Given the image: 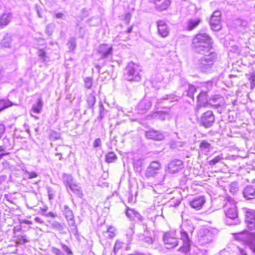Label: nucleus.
Wrapping results in <instances>:
<instances>
[{
    "label": "nucleus",
    "instance_id": "nucleus-1",
    "mask_svg": "<svg viewBox=\"0 0 255 255\" xmlns=\"http://www.w3.org/2000/svg\"><path fill=\"white\" fill-rule=\"evenodd\" d=\"M213 43L212 38L206 33H198L192 40L193 48L196 52L203 54L212 48Z\"/></svg>",
    "mask_w": 255,
    "mask_h": 255
},
{
    "label": "nucleus",
    "instance_id": "nucleus-2",
    "mask_svg": "<svg viewBox=\"0 0 255 255\" xmlns=\"http://www.w3.org/2000/svg\"><path fill=\"white\" fill-rule=\"evenodd\" d=\"M141 68L139 65H128L124 71V77L131 82H139L141 79Z\"/></svg>",
    "mask_w": 255,
    "mask_h": 255
},
{
    "label": "nucleus",
    "instance_id": "nucleus-3",
    "mask_svg": "<svg viewBox=\"0 0 255 255\" xmlns=\"http://www.w3.org/2000/svg\"><path fill=\"white\" fill-rule=\"evenodd\" d=\"M226 199L228 203L225 206V207L227 208V209L225 210V214L229 219L235 220L233 223H230L229 225H237L239 223V220L237 219L238 212L236 206L231 197H227Z\"/></svg>",
    "mask_w": 255,
    "mask_h": 255
},
{
    "label": "nucleus",
    "instance_id": "nucleus-4",
    "mask_svg": "<svg viewBox=\"0 0 255 255\" xmlns=\"http://www.w3.org/2000/svg\"><path fill=\"white\" fill-rule=\"evenodd\" d=\"M236 239L245 243L249 248L255 254V233L244 231L238 234Z\"/></svg>",
    "mask_w": 255,
    "mask_h": 255
},
{
    "label": "nucleus",
    "instance_id": "nucleus-5",
    "mask_svg": "<svg viewBox=\"0 0 255 255\" xmlns=\"http://www.w3.org/2000/svg\"><path fill=\"white\" fill-rule=\"evenodd\" d=\"M193 231V227L188 221L184 222L181 225L180 231L181 240L183 241L185 245L187 246L189 245L190 240L188 234H192Z\"/></svg>",
    "mask_w": 255,
    "mask_h": 255
},
{
    "label": "nucleus",
    "instance_id": "nucleus-6",
    "mask_svg": "<svg viewBox=\"0 0 255 255\" xmlns=\"http://www.w3.org/2000/svg\"><path fill=\"white\" fill-rule=\"evenodd\" d=\"M163 242L167 249H171L178 245V239L176 237L175 232L166 233L164 234Z\"/></svg>",
    "mask_w": 255,
    "mask_h": 255
},
{
    "label": "nucleus",
    "instance_id": "nucleus-7",
    "mask_svg": "<svg viewBox=\"0 0 255 255\" xmlns=\"http://www.w3.org/2000/svg\"><path fill=\"white\" fill-rule=\"evenodd\" d=\"M215 117L211 111L204 113L200 119V124L206 128L212 127L215 122Z\"/></svg>",
    "mask_w": 255,
    "mask_h": 255
},
{
    "label": "nucleus",
    "instance_id": "nucleus-8",
    "mask_svg": "<svg viewBox=\"0 0 255 255\" xmlns=\"http://www.w3.org/2000/svg\"><path fill=\"white\" fill-rule=\"evenodd\" d=\"M161 168V164L158 161H152L147 167L145 176L147 177H153L159 173Z\"/></svg>",
    "mask_w": 255,
    "mask_h": 255
},
{
    "label": "nucleus",
    "instance_id": "nucleus-9",
    "mask_svg": "<svg viewBox=\"0 0 255 255\" xmlns=\"http://www.w3.org/2000/svg\"><path fill=\"white\" fill-rule=\"evenodd\" d=\"M221 12L219 10H216L212 14L210 20V24L213 30L218 31L221 28Z\"/></svg>",
    "mask_w": 255,
    "mask_h": 255
},
{
    "label": "nucleus",
    "instance_id": "nucleus-10",
    "mask_svg": "<svg viewBox=\"0 0 255 255\" xmlns=\"http://www.w3.org/2000/svg\"><path fill=\"white\" fill-rule=\"evenodd\" d=\"M197 102L195 112L198 113L202 107H206L209 104L207 93L205 92H201L197 97Z\"/></svg>",
    "mask_w": 255,
    "mask_h": 255
},
{
    "label": "nucleus",
    "instance_id": "nucleus-11",
    "mask_svg": "<svg viewBox=\"0 0 255 255\" xmlns=\"http://www.w3.org/2000/svg\"><path fill=\"white\" fill-rule=\"evenodd\" d=\"M183 168V162L181 160L175 159L171 161L168 165L167 170L169 173H174Z\"/></svg>",
    "mask_w": 255,
    "mask_h": 255
},
{
    "label": "nucleus",
    "instance_id": "nucleus-12",
    "mask_svg": "<svg viewBox=\"0 0 255 255\" xmlns=\"http://www.w3.org/2000/svg\"><path fill=\"white\" fill-rule=\"evenodd\" d=\"M158 34L162 37H166L169 33V28L167 24L163 20H159L156 22Z\"/></svg>",
    "mask_w": 255,
    "mask_h": 255
},
{
    "label": "nucleus",
    "instance_id": "nucleus-13",
    "mask_svg": "<svg viewBox=\"0 0 255 255\" xmlns=\"http://www.w3.org/2000/svg\"><path fill=\"white\" fill-rule=\"evenodd\" d=\"M200 241L202 244H208L213 240V234L208 229L201 230L199 232Z\"/></svg>",
    "mask_w": 255,
    "mask_h": 255
},
{
    "label": "nucleus",
    "instance_id": "nucleus-14",
    "mask_svg": "<svg viewBox=\"0 0 255 255\" xmlns=\"http://www.w3.org/2000/svg\"><path fill=\"white\" fill-rule=\"evenodd\" d=\"M98 52L101 54L102 58H107L112 55L113 48L107 44H103L100 45Z\"/></svg>",
    "mask_w": 255,
    "mask_h": 255
},
{
    "label": "nucleus",
    "instance_id": "nucleus-15",
    "mask_svg": "<svg viewBox=\"0 0 255 255\" xmlns=\"http://www.w3.org/2000/svg\"><path fill=\"white\" fill-rule=\"evenodd\" d=\"M151 104V101L150 99L144 98L138 104L137 110L140 114H144L150 109Z\"/></svg>",
    "mask_w": 255,
    "mask_h": 255
},
{
    "label": "nucleus",
    "instance_id": "nucleus-16",
    "mask_svg": "<svg viewBox=\"0 0 255 255\" xmlns=\"http://www.w3.org/2000/svg\"><path fill=\"white\" fill-rule=\"evenodd\" d=\"M246 221L249 228L255 229V211L249 209L246 213Z\"/></svg>",
    "mask_w": 255,
    "mask_h": 255
},
{
    "label": "nucleus",
    "instance_id": "nucleus-17",
    "mask_svg": "<svg viewBox=\"0 0 255 255\" xmlns=\"http://www.w3.org/2000/svg\"><path fill=\"white\" fill-rule=\"evenodd\" d=\"M209 104L215 109L223 107L224 105L223 97L220 95H215L209 100Z\"/></svg>",
    "mask_w": 255,
    "mask_h": 255
},
{
    "label": "nucleus",
    "instance_id": "nucleus-18",
    "mask_svg": "<svg viewBox=\"0 0 255 255\" xmlns=\"http://www.w3.org/2000/svg\"><path fill=\"white\" fill-rule=\"evenodd\" d=\"M205 203V199L203 196H199L193 199L189 203L190 206L197 210H200Z\"/></svg>",
    "mask_w": 255,
    "mask_h": 255
},
{
    "label": "nucleus",
    "instance_id": "nucleus-19",
    "mask_svg": "<svg viewBox=\"0 0 255 255\" xmlns=\"http://www.w3.org/2000/svg\"><path fill=\"white\" fill-rule=\"evenodd\" d=\"M155 8L161 11L166 10L170 4V0H154Z\"/></svg>",
    "mask_w": 255,
    "mask_h": 255
},
{
    "label": "nucleus",
    "instance_id": "nucleus-20",
    "mask_svg": "<svg viewBox=\"0 0 255 255\" xmlns=\"http://www.w3.org/2000/svg\"><path fill=\"white\" fill-rule=\"evenodd\" d=\"M145 134L147 138L156 140H161L164 138V135L161 132L154 129L146 131Z\"/></svg>",
    "mask_w": 255,
    "mask_h": 255
},
{
    "label": "nucleus",
    "instance_id": "nucleus-21",
    "mask_svg": "<svg viewBox=\"0 0 255 255\" xmlns=\"http://www.w3.org/2000/svg\"><path fill=\"white\" fill-rule=\"evenodd\" d=\"M126 214L128 218L130 220H142L143 217L140 215V214L133 209L128 208L127 209Z\"/></svg>",
    "mask_w": 255,
    "mask_h": 255
},
{
    "label": "nucleus",
    "instance_id": "nucleus-22",
    "mask_svg": "<svg viewBox=\"0 0 255 255\" xmlns=\"http://www.w3.org/2000/svg\"><path fill=\"white\" fill-rule=\"evenodd\" d=\"M240 50L238 46L233 45L231 47V48L229 50L228 55L229 58L231 59V61L232 64H235V61L231 59L234 60V58H236L237 56H239Z\"/></svg>",
    "mask_w": 255,
    "mask_h": 255
},
{
    "label": "nucleus",
    "instance_id": "nucleus-23",
    "mask_svg": "<svg viewBox=\"0 0 255 255\" xmlns=\"http://www.w3.org/2000/svg\"><path fill=\"white\" fill-rule=\"evenodd\" d=\"M255 189L252 186H247L243 191V195L247 199H253L255 196Z\"/></svg>",
    "mask_w": 255,
    "mask_h": 255
},
{
    "label": "nucleus",
    "instance_id": "nucleus-24",
    "mask_svg": "<svg viewBox=\"0 0 255 255\" xmlns=\"http://www.w3.org/2000/svg\"><path fill=\"white\" fill-rule=\"evenodd\" d=\"M202 20L200 18L189 19L187 23V29L189 31L196 28L201 23Z\"/></svg>",
    "mask_w": 255,
    "mask_h": 255
},
{
    "label": "nucleus",
    "instance_id": "nucleus-25",
    "mask_svg": "<svg viewBox=\"0 0 255 255\" xmlns=\"http://www.w3.org/2000/svg\"><path fill=\"white\" fill-rule=\"evenodd\" d=\"M43 106L42 100L41 98L38 99L36 104L32 106L30 114L32 116H34L33 114H39L42 111Z\"/></svg>",
    "mask_w": 255,
    "mask_h": 255
},
{
    "label": "nucleus",
    "instance_id": "nucleus-26",
    "mask_svg": "<svg viewBox=\"0 0 255 255\" xmlns=\"http://www.w3.org/2000/svg\"><path fill=\"white\" fill-rule=\"evenodd\" d=\"M62 181L64 183V184L67 188V190H68V188L71 186L75 181L74 180L73 177L71 174H68L66 173H64L62 176Z\"/></svg>",
    "mask_w": 255,
    "mask_h": 255
},
{
    "label": "nucleus",
    "instance_id": "nucleus-27",
    "mask_svg": "<svg viewBox=\"0 0 255 255\" xmlns=\"http://www.w3.org/2000/svg\"><path fill=\"white\" fill-rule=\"evenodd\" d=\"M63 214L68 221L74 222V215L72 211L68 205H64L63 207Z\"/></svg>",
    "mask_w": 255,
    "mask_h": 255
},
{
    "label": "nucleus",
    "instance_id": "nucleus-28",
    "mask_svg": "<svg viewBox=\"0 0 255 255\" xmlns=\"http://www.w3.org/2000/svg\"><path fill=\"white\" fill-rule=\"evenodd\" d=\"M11 18L10 13H3L0 18V25L1 26H5L7 25L10 22Z\"/></svg>",
    "mask_w": 255,
    "mask_h": 255
},
{
    "label": "nucleus",
    "instance_id": "nucleus-29",
    "mask_svg": "<svg viewBox=\"0 0 255 255\" xmlns=\"http://www.w3.org/2000/svg\"><path fill=\"white\" fill-rule=\"evenodd\" d=\"M177 100V98L176 96L170 95H167L166 97H164L161 99H157V103L158 104L164 103L165 104H167L168 103L175 102Z\"/></svg>",
    "mask_w": 255,
    "mask_h": 255
},
{
    "label": "nucleus",
    "instance_id": "nucleus-30",
    "mask_svg": "<svg viewBox=\"0 0 255 255\" xmlns=\"http://www.w3.org/2000/svg\"><path fill=\"white\" fill-rule=\"evenodd\" d=\"M68 188L71 191L77 194L79 197H82L83 196L81 188L76 182H74L72 184H71V186H70Z\"/></svg>",
    "mask_w": 255,
    "mask_h": 255
},
{
    "label": "nucleus",
    "instance_id": "nucleus-31",
    "mask_svg": "<svg viewBox=\"0 0 255 255\" xmlns=\"http://www.w3.org/2000/svg\"><path fill=\"white\" fill-rule=\"evenodd\" d=\"M12 41L11 36L9 34H6L1 41V45L2 47L9 48L10 47Z\"/></svg>",
    "mask_w": 255,
    "mask_h": 255
},
{
    "label": "nucleus",
    "instance_id": "nucleus-32",
    "mask_svg": "<svg viewBox=\"0 0 255 255\" xmlns=\"http://www.w3.org/2000/svg\"><path fill=\"white\" fill-rule=\"evenodd\" d=\"M211 147V144L205 140L202 141L200 144V149L201 151L204 152L205 154H207L210 151Z\"/></svg>",
    "mask_w": 255,
    "mask_h": 255
},
{
    "label": "nucleus",
    "instance_id": "nucleus-33",
    "mask_svg": "<svg viewBox=\"0 0 255 255\" xmlns=\"http://www.w3.org/2000/svg\"><path fill=\"white\" fill-rule=\"evenodd\" d=\"M14 104L8 99L0 100V112Z\"/></svg>",
    "mask_w": 255,
    "mask_h": 255
},
{
    "label": "nucleus",
    "instance_id": "nucleus-34",
    "mask_svg": "<svg viewBox=\"0 0 255 255\" xmlns=\"http://www.w3.org/2000/svg\"><path fill=\"white\" fill-rule=\"evenodd\" d=\"M216 58V54L214 52H211L209 55H205L202 59V61H204L207 63L214 62V60Z\"/></svg>",
    "mask_w": 255,
    "mask_h": 255
},
{
    "label": "nucleus",
    "instance_id": "nucleus-35",
    "mask_svg": "<svg viewBox=\"0 0 255 255\" xmlns=\"http://www.w3.org/2000/svg\"><path fill=\"white\" fill-rule=\"evenodd\" d=\"M117 159V156L114 152H110L106 155V161L108 163L114 162Z\"/></svg>",
    "mask_w": 255,
    "mask_h": 255
},
{
    "label": "nucleus",
    "instance_id": "nucleus-36",
    "mask_svg": "<svg viewBox=\"0 0 255 255\" xmlns=\"http://www.w3.org/2000/svg\"><path fill=\"white\" fill-rule=\"evenodd\" d=\"M29 240L27 238L25 235H17L16 237V242L17 244L20 245H23L25 243H28Z\"/></svg>",
    "mask_w": 255,
    "mask_h": 255
},
{
    "label": "nucleus",
    "instance_id": "nucleus-37",
    "mask_svg": "<svg viewBox=\"0 0 255 255\" xmlns=\"http://www.w3.org/2000/svg\"><path fill=\"white\" fill-rule=\"evenodd\" d=\"M49 138L51 141H55L60 139V134L53 130H50L49 133Z\"/></svg>",
    "mask_w": 255,
    "mask_h": 255
},
{
    "label": "nucleus",
    "instance_id": "nucleus-38",
    "mask_svg": "<svg viewBox=\"0 0 255 255\" xmlns=\"http://www.w3.org/2000/svg\"><path fill=\"white\" fill-rule=\"evenodd\" d=\"M196 91V88L191 85H189L188 89L186 91V95L190 98L193 99L194 94Z\"/></svg>",
    "mask_w": 255,
    "mask_h": 255
},
{
    "label": "nucleus",
    "instance_id": "nucleus-39",
    "mask_svg": "<svg viewBox=\"0 0 255 255\" xmlns=\"http://www.w3.org/2000/svg\"><path fill=\"white\" fill-rule=\"evenodd\" d=\"M87 102L89 108H92L96 103V98L92 94L89 95L87 99Z\"/></svg>",
    "mask_w": 255,
    "mask_h": 255
},
{
    "label": "nucleus",
    "instance_id": "nucleus-40",
    "mask_svg": "<svg viewBox=\"0 0 255 255\" xmlns=\"http://www.w3.org/2000/svg\"><path fill=\"white\" fill-rule=\"evenodd\" d=\"M229 191L232 194H235L238 191V184L237 182H232L229 187Z\"/></svg>",
    "mask_w": 255,
    "mask_h": 255
},
{
    "label": "nucleus",
    "instance_id": "nucleus-41",
    "mask_svg": "<svg viewBox=\"0 0 255 255\" xmlns=\"http://www.w3.org/2000/svg\"><path fill=\"white\" fill-rule=\"evenodd\" d=\"M67 45L70 51H73L75 49L76 46L75 38H70L69 42L67 43Z\"/></svg>",
    "mask_w": 255,
    "mask_h": 255
},
{
    "label": "nucleus",
    "instance_id": "nucleus-42",
    "mask_svg": "<svg viewBox=\"0 0 255 255\" xmlns=\"http://www.w3.org/2000/svg\"><path fill=\"white\" fill-rule=\"evenodd\" d=\"M116 229L112 226H110L107 229V232H106V234H108V237L110 238H113L116 236Z\"/></svg>",
    "mask_w": 255,
    "mask_h": 255
},
{
    "label": "nucleus",
    "instance_id": "nucleus-43",
    "mask_svg": "<svg viewBox=\"0 0 255 255\" xmlns=\"http://www.w3.org/2000/svg\"><path fill=\"white\" fill-rule=\"evenodd\" d=\"M223 159V155L221 154L216 156L212 160H210L209 162L210 165H215L217 163L219 162L222 159Z\"/></svg>",
    "mask_w": 255,
    "mask_h": 255
},
{
    "label": "nucleus",
    "instance_id": "nucleus-44",
    "mask_svg": "<svg viewBox=\"0 0 255 255\" xmlns=\"http://www.w3.org/2000/svg\"><path fill=\"white\" fill-rule=\"evenodd\" d=\"M123 245V243L120 242L119 241H116L113 250V252L115 255L117 254L119 250L122 248Z\"/></svg>",
    "mask_w": 255,
    "mask_h": 255
},
{
    "label": "nucleus",
    "instance_id": "nucleus-45",
    "mask_svg": "<svg viewBox=\"0 0 255 255\" xmlns=\"http://www.w3.org/2000/svg\"><path fill=\"white\" fill-rule=\"evenodd\" d=\"M249 79L251 83V88L253 89L255 87V72L250 75Z\"/></svg>",
    "mask_w": 255,
    "mask_h": 255
},
{
    "label": "nucleus",
    "instance_id": "nucleus-46",
    "mask_svg": "<svg viewBox=\"0 0 255 255\" xmlns=\"http://www.w3.org/2000/svg\"><path fill=\"white\" fill-rule=\"evenodd\" d=\"M85 86L87 89L91 88L93 85L92 79L91 78L87 77L84 80Z\"/></svg>",
    "mask_w": 255,
    "mask_h": 255
},
{
    "label": "nucleus",
    "instance_id": "nucleus-47",
    "mask_svg": "<svg viewBox=\"0 0 255 255\" xmlns=\"http://www.w3.org/2000/svg\"><path fill=\"white\" fill-rule=\"evenodd\" d=\"M52 227L54 229L58 231H62L63 229V226L59 223L56 222L52 224Z\"/></svg>",
    "mask_w": 255,
    "mask_h": 255
},
{
    "label": "nucleus",
    "instance_id": "nucleus-48",
    "mask_svg": "<svg viewBox=\"0 0 255 255\" xmlns=\"http://www.w3.org/2000/svg\"><path fill=\"white\" fill-rule=\"evenodd\" d=\"M47 193L49 200L53 199L54 196V191L53 189L50 187H48L47 188Z\"/></svg>",
    "mask_w": 255,
    "mask_h": 255
},
{
    "label": "nucleus",
    "instance_id": "nucleus-49",
    "mask_svg": "<svg viewBox=\"0 0 255 255\" xmlns=\"http://www.w3.org/2000/svg\"><path fill=\"white\" fill-rule=\"evenodd\" d=\"M25 174H27L29 179H32L37 177V174L34 172H29L26 171Z\"/></svg>",
    "mask_w": 255,
    "mask_h": 255
},
{
    "label": "nucleus",
    "instance_id": "nucleus-50",
    "mask_svg": "<svg viewBox=\"0 0 255 255\" xmlns=\"http://www.w3.org/2000/svg\"><path fill=\"white\" fill-rule=\"evenodd\" d=\"M158 114L159 118L161 120L163 121L166 120V119L169 118V115L165 112H162L159 113Z\"/></svg>",
    "mask_w": 255,
    "mask_h": 255
},
{
    "label": "nucleus",
    "instance_id": "nucleus-51",
    "mask_svg": "<svg viewBox=\"0 0 255 255\" xmlns=\"http://www.w3.org/2000/svg\"><path fill=\"white\" fill-rule=\"evenodd\" d=\"M61 247H62V249L65 251L66 252L68 255H72V252L71 251V250L69 249V247H68L66 245L61 243Z\"/></svg>",
    "mask_w": 255,
    "mask_h": 255
},
{
    "label": "nucleus",
    "instance_id": "nucleus-52",
    "mask_svg": "<svg viewBox=\"0 0 255 255\" xmlns=\"http://www.w3.org/2000/svg\"><path fill=\"white\" fill-rule=\"evenodd\" d=\"M52 252L56 255H64V253L62 251H61L59 249H57L56 248H52Z\"/></svg>",
    "mask_w": 255,
    "mask_h": 255
},
{
    "label": "nucleus",
    "instance_id": "nucleus-53",
    "mask_svg": "<svg viewBox=\"0 0 255 255\" xmlns=\"http://www.w3.org/2000/svg\"><path fill=\"white\" fill-rule=\"evenodd\" d=\"M104 111L105 109L103 106V105L102 103L100 104V116L101 119H103L104 116Z\"/></svg>",
    "mask_w": 255,
    "mask_h": 255
},
{
    "label": "nucleus",
    "instance_id": "nucleus-54",
    "mask_svg": "<svg viewBox=\"0 0 255 255\" xmlns=\"http://www.w3.org/2000/svg\"><path fill=\"white\" fill-rule=\"evenodd\" d=\"M101 145V139L99 138L96 139L93 143V147L95 148H97L98 147H100Z\"/></svg>",
    "mask_w": 255,
    "mask_h": 255
},
{
    "label": "nucleus",
    "instance_id": "nucleus-55",
    "mask_svg": "<svg viewBox=\"0 0 255 255\" xmlns=\"http://www.w3.org/2000/svg\"><path fill=\"white\" fill-rule=\"evenodd\" d=\"M143 241L148 245H150L153 243V240L150 237H145L143 239Z\"/></svg>",
    "mask_w": 255,
    "mask_h": 255
},
{
    "label": "nucleus",
    "instance_id": "nucleus-56",
    "mask_svg": "<svg viewBox=\"0 0 255 255\" xmlns=\"http://www.w3.org/2000/svg\"><path fill=\"white\" fill-rule=\"evenodd\" d=\"M142 165V162L140 160H137L135 161L133 163V166L134 167L138 168L140 167Z\"/></svg>",
    "mask_w": 255,
    "mask_h": 255
},
{
    "label": "nucleus",
    "instance_id": "nucleus-57",
    "mask_svg": "<svg viewBox=\"0 0 255 255\" xmlns=\"http://www.w3.org/2000/svg\"><path fill=\"white\" fill-rule=\"evenodd\" d=\"M46 32L48 35H51L52 33V26L48 25L46 27Z\"/></svg>",
    "mask_w": 255,
    "mask_h": 255
},
{
    "label": "nucleus",
    "instance_id": "nucleus-58",
    "mask_svg": "<svg viewBox=\"0 0 255 255\" xmlns=\"http://www.w3.org/2000/svg\"><path fill=\"white\" fill-rule=\"evenodd\" d=\"M5 131V127L2 124H0V138L2 137Z\"/></svg>",
    "mask_w": 255,
    "mask_h": 255
},
{
    "label": "nucleus",
    "instance_id": "nucleus-59",
    "mask_svg": "<svg viewBox=\"0 0 255 255\" xmlns=\"http://www.w3.org/2000/svg\"><path fill=\"white\" fill-rule=\"evenodd\" d=\"M38 55L39 57H40L41 58H42L44 59V57L45 56V52L43 50H40L38 51Z\"/></svg>",
    "mask_w": 255,
    "mask_h": 255
},
{
    "label": "nucleus",
    "instance_id": "nucleus-60",
    "mask_svg": "<svg viewBox=\"0 0 255 255\" xmlns=\"http://www.w3.org/2000/svg\"><path fill=\"white\" fill-rule=\"evenodd\" d=\"M131 15L129 13H127L125 15V20L127 21V23H128L130 18H131Z\"/></svg>",
    "mask_w": 255,
    "mask_h": 255
},
{
    "label": "nucleus",
    "instance_id": "nucleus-61",
    "mask_svg": "<svg viewBox=\"0 0 255 255\" xmlns=\"http://www.w3.org/2000/svg\"><path fill=\"white\" fill-rule=\"evenodd\" d=\"M239 255H249L245 250L243 249H240V253Z\"/></svg>",
    "mask_w": 255,
    "mask_h": 255
},
{
    "label": "nucleus",
    "instance_id": "nucleus-62",
    "mask_svg": "<svg viewBox=\"0 0 255 255\" xmlns=\"http://www.w3.org/2000/svg\"><path fill=\"white\" fill-rule=\"evenodd\" d=\"M33 200L35 202H31L30 201H29V203L32 206H36L37 205V200L36 199V197L34 196L33 197Z\"/></svg>",
    "mask_w": 255,
    "mask_h": 255
},
{
    "label": "nucleus",
    "instance_id": "nucleus-63",
    "mask_svg": "<svg viewBox=\"0 0 255 255\" xmlns=\"http://www.w3.org/2000/svg\"><path fill=\"white\" fill-rule=\"evenodd\" d=\"M64 16V14L62 13H57L55 14V17L57 18H63V17Z\"/></svg>",
    "mask_w": 255,
    "mask_h": 255
},
{
    "label": "nucleus",
    "instance_id": "nucleus-64",
    "mask_svg": "<svg viewBox=\"0 0 255 255\" xmlns=\"http://www.w3.org/2000/svg\"><path fill=\"white\" fill-rule=\"evenodd\" d=\"M34 220L37 223H43V221L42 220V219L38 217L35 218Z\"/></svg>",
    "mask_w": 255,
    "mask_h": 255
}]
</instances>
